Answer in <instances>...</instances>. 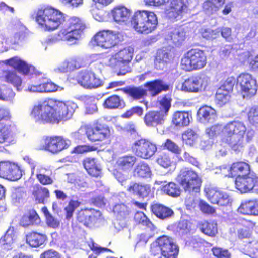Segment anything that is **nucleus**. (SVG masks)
<instances>
[{
  "mask_svg": "<svg viewBox=\"0 0 258 258\" xmlns=\"http://www.w3.org/2000/svg\"><path fill=\"white\" fill-rule=\"evenodd\" d=\"M35 20L41 27L49 31L58 29L64 22L63 28L56 35V41H75L81 38L87 28L81 18L73 16L65 20L61 11L49 5H43L37 9Z\"/></svg>",
  "mask_w": 258,
  "mask_h": 258,
  "instance_id": "nucleus-1",
  "label": "nucleus"
},
{
  "mask_svg": "<svg viewBox=\"0 0 258 258\" xmlns=\"http://www.w3.org/2000/svg\"><path fill=\"white\" fill-rule=\"evenodd\" d=\"M75 107V104L72 102L46 98L33 107L30 116L38 124H58L69 119Z\"/></svg>",
  "mask_w": 258,
  "mask_h": 258,
  "instance_id": "nucleus-2",
  "label": "nucleus"
},
{
  "mask_svg": "<svg viewBox=\"0 0 258 258\" xmlns=\"http://www.w3.org/2000/svg\"><path fill=\"white\" fill-rule=\"evenodd\" d=\"M230 177H235V189L241 194L258 195V175L248 161L238 160L232 163L228 170Z\"/></svg>",
  "mask_w": 258,
  "mask_h": 258,
  "instance_id": "nucleus-3",
  "label": "nucleus"
},
{
  "mask_svg": "<svg viewBox=\"0 0 258 258\" xmlns=\"http://www.w3.org/2000/svg\"><path fill=\"white\" fill-rule=\"evenodd\" d=\"M223 141L227 143L233 150L239 151L243 147L244 136L249 142L254 136V132L247 130L244 122L234 120L224 126Z\"/></svg>",
  "mask_w": 258,
  "mask_h": 258,
  "instance_id": "nucleus-4",
  "label": "nucleus"
},
{
  "mask_svg": "<svg viewBox=\"0 0 258 258\" xmlns=\"http://www.w3.org/2000/svg\"><path fill=\"white\" fill-rule=\"evenodd\" d=\"M130 23L137 33L148 34L156 29L158 19L155 13L152 11L139 10L134 13Z\"/></svg>",
  "mask_w": 258,
  "mask_h": 258,
  "instance_id": "nucleus-5",
  "label": "nucleus"
},
{
  "mask_svg": "<svg viewBox=\"0 0 258 258\" xmlns=\"http://www.w3.org/2000/svg\"><path fill=\"white\" fill-rule=\"evenodd\" d=\"M207 63V55L205 50L192 48L184 53L180 60L182 70L191 72L203 69Z\"/></svg>",
  "mask_w": 258,
  "mask_h": 258,
  "instance_id": "nucleus-6",
  "label": "nucleus"
},
{
  "mask_svg": "<svg viewBox=\"0 0 258 258\" xmlns=\"http://www.w3.org/2000/svg\"><path fill=\"white\" fill-rule=\"evenodd\" d=\"M145 4L149 6L160 7L169 5L164 9V14L169 19H176L188 10V0H144Z\"/></svg>",
  "mask_w": 258,
  "mask_h": 258,
  "instance_id": "nucleus-7",
  "label": "nucleus"
},
{
  "mask_svg": "<svg viewBox=\"0 0 258 258\" xmlns=\"http://www.w3.org/2000/svg\"><path fill=\"white\" fill-rule=\"evenodd\" d=\"M85 135L91 142L102 144L110 143L111 132L110 127L98 120L84 127Z\"/></svg>",
  "mask_w": 258,
  "mask_h": 258,
  "instance_id": "nucleus-8",
  "label": "nucleus"
},
{
  "mask_svg": "<svg viewBox=\"0 0 258 258\" xmlns=\"http://www.w3.org/2000/svg\"><path fill=\"white\" fill-rule=\"evenodd\" d=\"M177 180L185 192L191 195L200 192L202 181L193 170L188 168L182 169L177 177Z\"/></svg>",
  "mask_w": 258,
  "mask_h": 258,
  "instance_id": "nucleus-9",
  "label": "nucleus"
},
{
  "mask_svg": "<svg viewBox=\"0 0 258 258\" xmlns=\"http://www.w3.org/2000/svg\"><path fill=\"white\" fill-rule=\"evenodd\" d=\"M236 87L243 98L250 99L256 94L258 84L252 75L242 73L237 77Z\"/></svg>",
  "mask_w": 258,
  "mask_h": 258,
  "instance_id": "nucleus-10",
  "label": "nucleus"
},
{
  "mask_svg": "<svg viewBox=\"0 0 258 258\" xmlns=\"http://www.w3.org/2000/svg\"><path fill=\"white\" fill-rule=\"evenodd\" d=\"M95 44L104 49H110L117 45L123 40V36L119 32L103 30L94 36Z\"/></svg>",
  "mask_w": 258,
  "mask_h": 258,
  "instance_id": "nucleus-11",
  "label": "nucleus"
},
{
  "mask_svg": "<svg viewBox=\"0 0 258 258\" xmlns=\"http://www.w3.org/2000/svg\"><path fill=\"white\" fill-rule=\"evenodd\" d=\"M156 246L152 245L150 251L153 255H156L157 247H159L161 254L166 257L177 258L179 252L178 246L174 242L170 237L162 235L155 241Z\"/></svg>",
  "mask_w": 258,
  "mask_h": 258,
  "instance_id": "nucleus-12",
  "label": "nucleus"
},
{
  "mask_svg": "<svg viewBox=\"0 0 258 258\" xmlns=\"http://www.w3.org/2000/svg\"><path fill=\"white\" fill-rule=\"evenodd\" d=\"M101 211L93 208H81L76 214V223L86 228H92L101 219Z\"/></svg>",
  "mask_w": 258,
  "mask_h": 258,
  "instance_id": "nucleus-13",
  "label": "nucleus"
},
{
  "mask_svg": "<svg viewBox=\"0 0 258 258\" xmlns=\"http://www.w3.org/2000/svg\"><path fill=\"white\" fill-rule=\"evenodd\" d=\"M71 144V140L62 136H46L43 138V148L53 154H57L67 149Z\"/></svg>",
  "mask_w": 258,
  "mask_h": 258,
  "instance_id": "nucleus-14",
  "label": "nucleus"
},
{
  "mask_svg": "<svg viewBox=\"0 0 258 258\" xmlns=\"http://www.w3.org/2000/svg\"><path fill=\"white\" fill-rule=\"evenodd\" d=\"M137 161V158L132 155H127L118 158L116 161L118 169L114 171V175L116 179L121 184L125 183L127 180V175L123 171H129L132 169Z\"/></svg>",
  "mask_w": 258,
  "mask_h": 258,
  "instance_id": "nucleus-15",
  "label": "nucleus"
},
{
  "mask_svg": "<svg viewBox=\"0 0 258 258\" xmlns=\"http://www.w3.org/2000/svg\"><path fill=\"white\" fill-rule=\"evenodd\" d=\"M131 148L137 157L146 159L152 157L157 151L156 145L145 138L136 140L132 145Z\"/></svg>",
  "mask_w": 258,
  "mask_h": 258,
  "instance_id": "nucleus-16",
  "label": "nucleus"
},
{
  "mask_svg": "<svg viewBox=\"0 0 258 258\" xmlns=\"http://www.w3.org/2000/svg\"><path fill=\"white\" fill-rule=\"evenodd\" d=\"M22 176V170L16 163L10 161H0V177L10 181H17Z\"/></svg>",
  "mask_w": 258,
  "mask_h": 258,
  "instance_id": "nucleus-17",
  "label": "nucleus"
},
{
  "mask_svg": "<svg viewBox=\"0 0 258 258\" xmlns=\"http://www.w3.org/2000/svg\"><path fill=\"white\" fill-rule=\"evenodd\" d=\"M78 83L84 88L92 89L102 86V80L97 77L91 70H84L80 71L77 76Z\"/></svg>",
  "mask_w": 258,
  "mask_h": 258,
  "instance_id": "nucleus-18",
  "label": "nucleus"
},
{
  "mask_svg": "<svg viewBox=\"0 0 258 258\" xmlns=\"http://www.w3.org/2000/svg\"><path fill=\"white\" fill-rule=\"evenodd\" d=\"M204 191L207 199L213 204L224 207L231 203L229 195L218 188L209 186L205 188Z\"/></svg>",
  "mask_w": 258,
  "mask_h": 258,
  "instance_id": "nucleus-19",
  "label": "nucleus"
},
{
  "mask_svg": "<svg viewBox=\"0 0 258 258\" xmlns=\"http://www.w3.org/2000/svg\"><path fill=\"white\" fill-rule=\"evenodd\" d=\"M132 52L127 48H124L113 55L111 60L115 61V65L120 68L118 75H123L128 72L129 63L132 59Z\"/></svg>",
  "mask_w": 258,
  "mask_h": 258,
  "instance_id": "nucleus-20",
  "label": "nucleus"
},
{
  "mask_svg": "<svg viewBox=\"0 0 258 258\" xmlns=\"http://www.w3.org/2000/svg\"><path fill=\"white\" fill-rule=\"evenodd\" d=\"M126 190L131 194L139 198H144L148 196L151 191V185L141 182H131Z\"/></svg>",
  "mask_w": 258,
  "mask_h": 258,
  "instance_id": "nucleus-21",
  "label": "nucleus"
},
{
  "mask_svg": "<svg viewBox=\"0 0 258 258\" xmlns=\"http://www.w3.org/2000/svg\"><path fill=\"white\" fill-rule=\"evenodd\" d=\"M150 209L152 214L160 220H166L174 215L173 210L170 207L158 202H153Z\"/></svg>",
  "mask_w": 258,
  "mask_h": 258,
  "instance_id": "nucleus-22",
  "label": "nucleus"
},
{
  "mask_svg": "<svg viewBox=\"0 0 258 258\" xmlns=\"http://www.w3.org/2000/svg\"><path fill=\"white\" fill-rule=\"evenodd\" d=\"M82 164L89 175L92 177H100L102 168L96 158L88 157L82 160Z\"/></svg>",
  "mask_w": 258,
  "mask_h": 258,
  "instance_id": "nucleus-23",
  "label": "nucleus"
},
{
  "mask_svg": "<svg viewBox=\"0 0 258 258\" xmlns=\"http://www.w3.org/2000/svg\"><path fill=\"white\" fill-rule=\"evenodd\" d=\"M240 227L237 231V236L239 239H249L252 235L256 223L252 220L242 219L239 223Z\"/></svg>",
  "mask_w": 258,
  "mask_h": 258,
  "instance_id": "nucleus-24",
  "label": "nucleus"
},
{
  "mask_svg": "<svg viewBox=\"0 0 258 258\" xmlns=\"http://www.w3.org/2000/svg\"><path fill=\"white\" fill-rule=\"evenodd\" d=\"M165 114L158 111H149L144 117V122L148 127H155L164 123Z\"/></svg>",
  "mask_w": 258,
  "mask_h": 258,
  "instance_id": "nucleus-25",
  "label": "nucleus"
},
{
  "mask_svg": "<svg viewBox=\"0 0 258 258\" xmlns=\"http://www.w3.org/2000/svg\"><path fill=\"white\" fill-rule=\"evenodd\" d=\"M26 242L32 248H38L44 245L48 240L46 234L32 231L25 236Z\"/></svg>",
  "mask_w": 258,
  "mask_h": 258,
  "instance_id": "nucleus-26",
  "label": "nucleus"
},
{
  "mask_svg": "<svg viewBox=\"0 0 258 258\" xmlns=\"http://www.w3.org/2000/svg\"><path fill=\"white\" fill-rule=\"evenodd\" d=\"M203 81L199 75H192L182 83L181 90L187 92H198L202 88Z\"/></svg>",
  "mask_w": 258,
  "mask_h": 258,
  "instance_id": "nucleus-27",
  "label": "nucleus"
},
{
  "mask_svg": "<svg viewBox=\"0 0 258 258\" xmlns=\"http://www.w3.org/2000/svg\"><path fill=\"white\" fill-rule=\"evenodd\" d=\"M192 119L191 114L186 111H177L172 117V124L178 128H183L189 125Z\"/></svg>",
  "mask_w": 258,
  "mask_h": 258,
  "instance_id": "nucleus-28",
  "label": "nucleus"
},
{
  "mask_svg": "<svg viewBox=\"0 0 258 258\" xmlns=\"http://www.w3.org/2000/svg\"><path fill=\"white\" fill-rule=\"evenodd\" d=\"M144 87L147 88L152 96H155L162 91H167L169 89L168 84L164 83L162 80L156 79L147 82L144 84Z\"/></svg>",
  "mask_w": 258,
  "mask_h": 258,
  "instance_id": "nucleus-29",
  "label": "nucleus"
},
{
  "mask_svg": "<svg viewBox=\"0 0 258 258\" xmlns=\"http://www.w3.org/2000/svg\"><path fill=\"white\" fill-rule=\"evenodd\" d=\"M238 210L243 215L258 216V199H251L242 201Z\"/></svg>",
  "mask_w": 258,
  "mask_h": 258,
  "instance_id": "nucleus-30",
  "label": "nucleus"
},
{
  "mask_svg": "<svg viewBox=\"0 0 258 258\" xmlns=\"http://www.w3.org/2000/svg\"><path fill=\"white\" fill-rule=\"evenodd\" d=\"M197 228L202 233L211 237H215L218 233L217 223L215 220L200 221L197 224Z\"/></svg>",
  "mask_w": 258,
  "mask_h": 258,
  "instance_id": "nucleus-31",
  "label": "nucleus"
},
{
  "mask_svg": "<svg viewBox=\"0 0 258 258\" xmlns=\"http://www.w3.org/2000/svg\"><path fill=\"white\" fill-rule=\"evenodd\" d=\"M5 65L9 66L23 75H27L30 72L28 64L18 56H14L3 61Z\"/></svg>",
  "mask_w": 258,
  "mask_h": 258,
  "instance_id": "nucleus-32",
  "label": "nucleus"
},
{
  "mask_svg": "<svg viewBox=\"0 0 258 258\" xmlns=\"http://www.w3.org/2000/svg\"><path fill=\"white\" fill-rule=\"evenodd\" d=\"M40 222L41 219L36 210L31 209L23 215L20 220V224L22 227H27L38 225Z\"/></svg>",
  "mask_w": 258,
  "mask_h": 258,
  "instance_id": "nucleus-33",
  "label": "nucleus"
},
{
  "mask_svg": "<svg viewBox=\"0 0 258 258\" xmlns=\"http://www.w3.org/2000/svg\"><path fill=\"white\" fill-rule=\"evenodd\" d=\"M28 90L33 92H53L61 90L63 88L59 87L51 81H47L39 84L31 85L28 87Z\"/></svg>",
  "mask_w": 258,
  "mask_h": 258,
  "instance_id": "nucleus-34",
  "label": "nucleus"
},
{
  "mask_svg": "<svg viewBox=\"0 0 258 258\" xmlns=\"http://www.w3.org/2000/svg\"><path fill=\"white\" fill-rule=\"evenodd\" d=\"M15 134V126L14 124H4L0 122V144L9 143L12 140Z\"/></svg>",
  "mask_w": 258,
  "mask_h": 258,
  "instance_id": "nucleus-35",
  "label": "nucleus"
},
{
  "mask_svg": "<svg viewBox=\"0 0 258 258\" xmlns=\"http://www.w3.org/2000/svg\"><path fill=\"white\" fill-rule=\"evenodd\" d=\"M132 173L134 177L140 179L150 178L152 176V171L149 165L144 162L138 163Z\"/></svg>",
  "mask_w": 258,
  "mask_h": 258,
  "instance_id": "nucleus-36",
  "label": "nucleus"
},
{
  "mask_svg": "<svg viewBox=\"0 0 258 258\" xmlns=\"http://www.w3.org/2000/svg\"><path fill=\"white\" fill-rule=\"evenodd\" d=\"M111 13L115 22H124L129 19L131 11L124 6H118L112 9Z\"/></svg>",
  "mask_w": 258,
  "mask_h": 258,
  "instance_id": "nucleus-37",
  "label": "nucleus"
},
{
  "mask_svg": "<svg viewBox=\"0 0 258 258\" xmlns=\"http://www.w3.org/2000/svg\"><path fill=\"white\" fill-rule=\"evenodd\" d=\"M167 42L173 47L180 46L185 40V33L182 31L175 29L171 31L166 38Z\"/></svg>",
  "mask_w": 258,
  "mask_h": 258,
  "instance_id": "nucleus-38",
  "label": "nucleus"
},
{
  "mask_svg": "<svg viewBox=\"0 0 258 258\" xmlns=\"http://www.w3.org/2000/svg\"><path fill=\"white\" fill-rule=\"evenodd\" d=\"M103 106L108 109H122L126 106L125 102L117 95H112L104 101Z\"/></svg>",
  "mask_w": 258,
  "mask_h": 258,
  "instance_id": "nucleus-39",
  "label": "nucleus"
},
{
  "mask_svg": "<svg viewBox=\"0 0 258 258\" xmlns=\"http://www.w3.org/2000/svg\"><path fill=\"white\" fill-rule=\"evenodd\" d=\"M216 116V111L212 107L205 105L200 107L197 111V117L202 123L209 122Z\"/></svg>",
  "mask_w": 258,
  "mask_h": 258,
  "instance_id": "nucleus-40",
  "label": "nucleus"
},
{
  "mask_svg": "<svg viewBox=\"0 0 258 258\" xmlns=\"http://www.w3.org/2000/svg\"><path fill=\"white\" fill-rule=\"evenodd\" d=\"M32 195L37 203L44 204L50 197V192L47 188L36 185L32 191Z\"/></svg>",
  "mask_w": 258,
  "mask_h": 258,
  "instance_id": "nucleus-41",
  "label": "nucleus"
},
{
  "mask_svg": "<svg viewBox=\"0 0 258 258\" xmlns=\"http://www.w3.org/2000/svg\"><path fill=\"white\" fill-rule=\"evenodd\" d=\"M226 0H206L203 4V10L210 14L218 12L225 3Z\"/></svg>",
  "mask_w": 258,
  "mask_h": 258,
  "instance_id": "nucleus-42",
  "label": "nucleus"
},
{
  "mask_svg": "<svg viewBox=\"0 0 258 258\" xmlns=\"http://www.w3.org/2000/svg\"><path fill=\"white\" fill-rule=\"evenodd\" d=\"M121 90L134 100L141 99L147 95L146 90L141 87H127L121 89Z\"/></svg>",
  "mask_w": 258,
  "mask_h": 258,
  "instance_id": "nucleus-43",
  "label": "nucleus"
},
{
  "mask_svg": "<svg viewBox=\"0 0 258 258\" xmlns=\"http://www.w3.org/2000/svg\"><path fill=\"white\" fill-rule=\"evenodd\" d=\"M231 93L226 89L221 87H219L215 94V101L216 104L219 107H222L227 103L231 98Z\"/></svg>",
  "mask_w": 258,
  "mask_h": 258,
  "instance_id": "nucleus-44",
  "label": "nucleus"
},
{
  "mask_svg": "<svg viewBox=\"0 0 258 258\" xmlns=\"http://www.w3.org/2000/svg\"><path fill=\"white\" fill-rule=\"evenodd\" d=\"M83 66L82 59L79 58H72L64 62L62 66L58 68L61 72L65 73L68 71L78 69Z\"/></svg>",
  "mask_w": 258,
  "mask_h": 258,
  "instance_id": "nucleus-45",
  "label": "nucleus"
},
{
  "mask_svg": "<svg viewBox=\"0 0 258 258\" xmlns=\"http://www.w3.org/2000/svg\"><path fill=\"white\" fill-rule=\"evenodd\" d=\"M4 78L7 83L12 84L18 90H20V87L22 84V79L15 72L10 70L6 71Z\"/></svg>",
  "mask_w": 258,
  "mask_h": 258,
  "instance_id": "nucleus-46",
  "label": "nucleus"
},
{
  "mask_svg": "<svg viewBox=\"0 0 258 258\" xmlns=\"http://www.w3.org/2000/svg\"><path fill=\"white\" fill-rule=\"evenodd\" d=\"M172 99L170 95L166 94L159 97L158 99V103L159 104V109L160 111L163 114H165V117L167 115V113L171 107V103Z\"/></svg>",
  "mask_w": 258,
  "mask_h": 258,
  "instance_id": "nucleus-47",
  "label": "nucleus"
},
{
  "mask_svg": "<svg viewBox=\"0 0 258 258\" xmlns=\"http://www.w3.org/2000/svg\"><path fill=\"white\" fill-rule=\"evenodd\" d=\"M162 191L172 197H177L181 194V189L175 183L170 182L162 187Z\"/></svg>",
  "mask_w": 258,
  "mask_h": 258,
  "instance_id": "nucleus-48",
  "label": "nucleus"
},
{
  "mask_svg": "<svg viewBox=\"0 0 258 258\" xmlns=\"http://www.w3.org/2000/svg\"><path fill=\"white\" fill-rule=\"evenodd\" d=\"M81 204V202L78 199L75 200L72 198L69 201L67 205L64 208L66 218L67 220H70L73 217L75 210L78 208Z\"/></svg>",
  "mask_w": 258,
  "mask_h": 258,
  "instance_id": "nucleus-49",
  "label": "nucleus"
},
{
  "mask_svg": "<svg viewBox=\"0 0 258 258\" xmlns=\"http://www.w3.org/2000/svg\"><path fill=\"white\" fill-rule=\"evenodd\" d=\"M161 147L164 150H166L170 152L178 155L181 153V148L174 142L170 139H167L165 142L162 143Z\"/></svg>",
  "mask_w": 258,
  "mask_h": 258,
  "instance_id": "nucleus-50",
  "label": "nucleus"
},
{
  "mask_svg": "<svg viewBox=\"0 0 258 258\" xmlns=\"http://www.w3.org/2000/svg\"><path fill=\"white\" fill-rule=\"evenodd\" d=\"M134 220L137 224H141L148 227H151L153 226L152 222L143 212H137L134 216Z\"/></svg>",
  "mask_w": 258,
  "mask_h": 258,
  "instance_id": "nucleus-51",
  "label": "nucleus"
},
{
  "mask_svg": "<svg viewBox=\"0 0 258 258\" xmlns=\"http://www.w3.org/2000/svg\"><path fill=\"white\" fill-rule=\"evenodd\" d=\"M15 233L12 231L7 230L5 234L0 239V244L8 248L14 242Z\"/></svg>",
  "mask_w": 258,
  "mask_h": 258,
  "instance_id": "nucleus-52",
  "label": "nucleus"
},
{
  "mask_svg": "<svg viewBox=\"0 0 258 258\" xmlns=\"http://www.w3.org/2000/svg\"><path fill=\"white\" fill-rule=\"evenodd\" d=\"M182 140L186 144L193 145L197 141L198 135L192 130H187L182 134Z\"/></svg>",
  "mask_w": 258,
  "mask_h": 258,
  "instance_id": "nucleus-53",
  "label": "nucleus"
},
{
  "mask_svg": "<svg viewBox=\"0 0 258 258\" xmlns=\"http://www.w3.org/2000/svg\"><path fill=\"white\" fill-rule=\"evenodd\" d=\"M247 120L252 126L258 125V106L250 107L247 112Z\"/></svg>",
  "mask_w": 258,
  "mask_h": 258,
  "instance_id": "nucleus-54",
  "label": "nucleus"
},
{
  "mask_svg": "<svg viewBox=\"0 0 258 258\" xmlns=\"http://www.w3.org/2000/svg\"><path fill=\"white\" fill-rule=\"evenodd\" d=\"M223 129L224 126H222V125L216 124L207 128L206 133L211 138H213L221 134L222 140H223Z\"/></svg>",
  "mask_w": 258,
  "mask_h": 258,
  "instance_id": "nucleus-55",
  "label": "nucleus"
},
{
  "mask_svg": "<svg viewBox=\"0 0 258 258\" xmlns=\"http://www.w3.org/2000/svg\"><path fill=\"white\" fill-rule=\"evenodd\" d=\"M156 161L158 164L164 168L171 166L173 163L170 156L168 153H163L160 155Z\"/></svg>",
  "mask_w": 258,
  "mask_h": 258,
  "instance_id": "nucleus-56",
  "label": "nucleus"
},
{
  "mask_svg": "<svg viewBox=\"0 0 258 258\" xmlns=\"http://www.w3.org/2000/svg\"><path fill=\"white\" fill-rule=\"evenodd\" d=\"M36 177L38 182L43 185H49L53 183V179L50 176L42 173L40 171L37 172Z\"/></svg>",
  "mask_w": 258,
  "mask_h": 258,
  "instance_id": "nucleus-57",
  "label": "nucleus"
},
{
  "mask_svg": "<svg viewBox=\"0 0 258 258\" xmlns=\"http://www.w3.org/2000/svg\"><path fill=\"white\" fill-rule=\"evenodd\" d=\"M143 113V109L140 106H134L126 110L124 113L121 115L122 118H130L134 114H136L140 116Z\"/></svg>",
  "mask_w": 258,
  "mask_h": 258,
  "instance_id": "nucleus-58",
  "label": "nucleus"
},
{
  "mask_svg": "<svg viewBox=\"0 0 258 258\" xmlns=\"http://www.w3.org/2000/svg\"><path fill=\"white\" fill-rule=\"evenodd\" d=\"M199 207L200 210L205 214H213L216 212L214 207L202 200L199 201Z\"/></svg>",
  "mask_w": 258,
  "mask_h": 258,
  "instance_id": "nucleus-59",
  "label": "nucleus"
},
{
  "mask_svg": "<svg viewBox=\"0 0 258 258\" xmlns=\"http://www.w3.org/2000/svg\"><path fill=\"white\" fill-rule=\"evenodd\" d=\"M212 251L214 256L217 258H231V253L227 249L220 247H213Z\"/></svg>",
  "mask_w": 258,
  "mask_h": 258,
  "instance_id": "nucleus-60",
  "label": "nucleus"
},
{
  "mask_svg": "<svg viewBox=\"0 0 258 258\" xmlns=\"http://www.w3.org/2000/svg\"><path fill=\"white\" fill-rule=\"evenodd\" d=\"M97 149V148L94 146L86 145H78L73 149L72 153L82 154L85 152L96 151Z\"/></svg>",
  "mask_w": 258,
  "mask_h": 258,
  "instance_id": "nucleus-61",
  "label": "nucleus"
},
{
  "mask_svg": "<svg viewBox=\"0 0 258 258\" xmlns=\"http://www.w3.org/2000/svg\"><path fill=\"white\" fill-rule=\"evenodd\" d=\"M26 30V28L23 26L20 27L19 30L17 29V31L14 35V39L15 43L18 44L20 42L22 41L26 38L27 36Z\"/></svg>",
  "mask_w": 258,
  "mask_h": 258,
  "instance_id": "nucleus-62",
  "label": "nucleus"
},
{
  "mask_svg": "<svg viewBox=\"0 0 258 258\" xmlns=\"http://www.w3.org/2000/svg\"><path fill=\"white\" fill-rule=\"evenodd\" d=\"M88 246L90 249L97 255H99L102 253L106 252H112V251L110 249L100 247L93 241H91L88 244Z\"/></svg>",
  "mask_w": 258,
  "mask_h": 258,
  "instance_id": "nucleus-63",
  "label": "nucleus"
},
{
  "mask_svg": "<svg viewBox=\"0 0 258 258\" xmlns=\"http://www.w3.org/2000/svg\"><path fill=\"white\" fill-rule=\"evenodd\" d=\"M40 258H62L61 254L57 251L52 249L45 250L42 252Z\"/></svg>",
  "mask_w": 258,
  "mask_h": 258,
  "instance_id": "nucleus-64",
  "label": "nucleus"
}]
</instances>
